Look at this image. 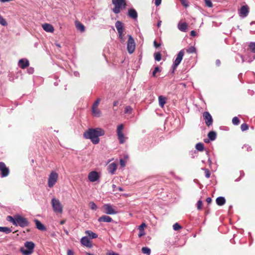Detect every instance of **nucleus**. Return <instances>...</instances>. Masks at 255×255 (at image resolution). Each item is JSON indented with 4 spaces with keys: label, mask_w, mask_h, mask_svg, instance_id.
Listing matches in <instances>:
<instances>
[{
    "label": "nucleus",
    "mask_w": 255,
    "mask_h": 255,
    "mask_svg": "<svg viewBox=\"0 0 255 255\" xmlns=\"http://www.w3.org/2000/svg\"><path fill=\"white\" fill-rule=\"evenodd\" d=\"M104 134L105 131L101 128H91L86 131L83 136L86 139H90L93 143L97 144L100 141L99 137Z\"/></svg>",
    "instance_id": "nucleus-1"
},
{
    "label": "nucleus",
    "mask_w": 255,
    "mask_h": 255,
    "mask_svg": "<svg viewBox=\"0 0 255 255\" xmlns=\"http://www.w3.org/2000/svg\"><path fill=\"white\" fill-rule=\"evenodd\" d=\"M112 1L114 5L112 10L116 14L119 13L122 9L126 7V0H112Z\"/></svg>",
    "instance_id": "nucleus-2"
},
{
    "label": "nucleus",
    "mask_w": 255,
    "mask_h": 255,
    "mask_svg": "<svg viewBox=\"0 0 255 255\" xmlns=\"http://www.w3.org/2000/svg\"><path fill=\"white\" fill-rule=\"evenodd\" d=\"M51 205L53 211L57 214H62L63 212V206L60 201L53 198L51 200Z\"/></svg>",
    "instance_id": "nucleus-3"
},
{
    "label": "nucleus",
    "mask_w": 255,
    "mask_h": 255,
    "mask_svg": "<svg viewBox=\"0 0 255 255\" xmlns=\"http://www.w3.org/2000/svg\"><path fill=\"white\" fill-rule=\"evenodd\" d=\"M24 246L26 248L25 249L23 248H21L20 249V252L24 255H29L33 252V249L35 247L34 244L32 242H26L24 243Z\"/></svg>",
    "instance_id": "nucleus-4"
},
{
    "label": "nucleus",
    "mask_w": 255,
    "mask_h": 255,
    "mask_svg": "<svg viewBox=\"0 0 255 255\" xmlns=\"http://www.w3.org/2000/svg\"><path fill=\"white\" fill-rule=\"evenodd\" d=\"M58 178V174L55 171H52L48 179V186L50 188H52L56 183Z\"/></svg>",
    "instance_id": "nucleus-5"
},
{
    "label": "nucleus",
    "mask_w": 255,
    "mask_h": 255,
    "mask_svg": "<svg viewBox=\"0 0 255 255\" xmlns=\"http://www.w3.org/2000/svg\"><path fill=\"white\" fill-rule=\"evenodd\" d=\"M16 226L18 225L21 227H27L29 225V223L28 220L19 215L16 216Z\"/></svg>",
    "instance_id": "nucleus-6"
},
{
    "label": "nucleus",
    "mask_w": 255,
    "mask_h": 255,
    "mask_svg": "<svg viewBox=\"0 0 255 255\" xmlns=\"http://www.w3.org/2000/svg\"><path fill=\"white\" fill-rule=\"evenodd\" d=\"M128 39L127 43V50L129 54L134 52L135 48L134 40L130 35H128Z\"/></svg>",
    "instance_id": "nucleus-7"
},
{
    "label": "nucleus",
    "mask_w": 255,
    "mask_h": 255,
    "mask_svg": "<svg viewBox=\"0 0 255 255\" xmlns=\"http://www.w3.org/2000/svg\"><path fill=\"white\" fill-rule=\"evenodd\" d=\"M203 118L205 124L207 127H209L212 125L213 120L211 115L208 112H204L203 113Z\"/></svg>",
    "instance_id": "nucleus-8"
},
{
    "label": "nucleus",
    "mask_w": 255,
    "mask_h": 255,
    "mask_svg": "<svg viewBox=\"0 0 255 255\" xmlns=\"http://www.w3.org/2000/svg\"><path fill=\"white\" fill-rule=\"evenodd\" d=\"M184 54V50H181L177 54V57L174 62L173 69L175 70L177 66L180 63Z\"/></svg>",
    "instance_id": "nucleus-9"
},
{
    "label": "nucleus",
    "mask_w": 255,
    "mask_h": 255,
    "mask_svg": "<svg viewBox=\"0 0 255 255\" xmlns=\"http://www.w3.org/2000/svg\"><path fill=\"white\" fill-rule=\"evenodd\" d=\"M0 171L1 177L7 176L9 173V169L6 166L4 163L0 162Z\"/></svg>",
    "instance_id": "nucleus-10"
},
{
    "label": "nucleus",
    "mask_w": 255,
    "mask_h": 255,
    "mask_svg": "<svg viewBox=\"0 0 255 255\" xmlns=\"http://www.w3.org/2000/svg\"><path fill=\"white\" fill-rule=\"evenodd\" d=\"M105 209L104 212L107 214L113 215L117 213V212L114 209L111 205L109 204H105L103 206Z\"/></svg>",
    "instance_id": "nucleus-11"
},
{
    "label": "nucleus",
    "mask_w": 255,
    "mask_h": 255,
    "mask_svg": "<svg viewBox=\"0 0 255 255\" xmlns=\"http://www.w3.org/2000/svg\"><path fill=\"white\" fill-rule=\"evenodd\" d=\"M88 177L91 182H94L99 179L100 176L97 171H93L89 173Z\"/></svg>",
    "instance_id": "nucleus-12"
},
{
    "label": "nucleus",
    "mask_w": 255,
    "mask_h": 255,
    "mask_svg": "<svg viewBox=\"0 0 255 255\" xmlns=\"http://www.w3.org/2000/svg\"><path fill=\"white\" fill-rule=\"evenodd\" d=\"M249 12V8L247 5H243L240 9L239 14L243 17H246Z\"/></svg>",
    "instance_id": "nucleus-13"
},
{
    "label": "nucleus",
    "mask_w": 255,
    "mask_h": 255,
    "mask_svg": "<svg viewBox=\"0 0 255 255\" xmlns=\"http://www.w3.org/2000/svg\"><path fill=\"white\" fill-rule=\"evenodd\" d=\"M81 244L87 247L91 248L92 247V242L86 237H83L81 240Z\"/></svg>",
    "instance_id": "nucleus-14"
},
{
    "label": "nucleus",
    "mask_w": 255,
    "mask_h": 255,
    "mask_svg": "<svg viewBox=\"0 0 255 255\" xmlns=\"http://www.w3.org/2000/svg\"><path fill=\"white\" fill-rule=\"evenodd\" d=\"M42 28L45 31L49 32H53L54 30L53 26L49 23H44L42 24Z\"/></svg>",
    "instance_id": "nucleus-15"
},
{
    "label": "nucleus",
    "mask_w": 255,
    "mask_h": 255,
    "mask_svg": "<svg viewBox=\"0 0 255 255\" xmlns=\"http://www.w3.org/2000/svg\"><path fill=\"white\" fill-rule=\"evenodd\" d=\"M115 26L118 33L124 31V24L121 21L119 20L116 21Z\"/></svg>",
    "instance_id": "nucleus-16"
},
{
    "label": "nucleus",
    "mask_w": 255,
    "mask_h": 255,
    "mask_svg": "<svg viewBox=\"0 0 255 255\" xmlns=\"http://www.w3.org/2000/svg\"><path fill=\"white\" fill-rule=\"evenodd\" d=\"M117 165L115 163H112L109 165L108 167V170L109 173L113 174H114L115 171L117 170Z\"/></svg>",
    "instance_id": "nucleus-17"
},
{
    "label": "nucleus",
    "mask_w": 255,
    "mask_h": 255,
    "mask_svg": "<svg viewBox=\"0 0 255 255\" xmlns=\"http://www.w3.org/2000/svg\"><path fill=\"white\" fill-rule=\"evenodd\" d=\"M113 221V219L112 218H111L110 216H107V215H103L101 217H100L98 219V221L99 222H107L110 223L111 222Z\"/></svg>",
    "instance_id": "nucleus-18"
},
{
    "label": "nucleus",
    "mask_w": 255,
    "mask_h": 255,
    "mask_svg": "<svg viewBox=\"0 0 255 255\" xmlns=\"http://www.w3.org/2000/svg\"><path fill=\"white\" fill-rule=\"evenodd\" d=\"M75 26L77 30L82 32H84L85 30V27L84 25L79 21L76 20L75 21Z\"/></svg>",
    "instance_id": "nucleus-19"
},
{
    "label": "nucleus",
    "mask_w": 255,
    "mask_h": 255,
    "mask_svg": "<svg viewBox=\"0 0 255 255\" xmlns=\"http://www.w3.org/2000/svg\"><path fill=\"white\" fill-rule=\"evenodd\" d=\"M35 223L36 228L40 231H45L46 228L39 220L35 219L34 220Z\"/></svg>",
    "instance_id": "nucleus-20"
},
{
    "label": "nucleus",
    "mask_w": 255,
    "mask_h": 255,
    "mask_svg": "<svg viewBox=\"0 0 255 255\" xmlns=\"http://www.w3.org/2000/svg\"><path fill=\"white\" fill-rule=\"evenodd\" d=\"M18 66L22 69H24L29 66L28 60L20 59L18 62Z\"/></svg>",
    "instance_id": "nucleus-21"
},
{
    "label": "nucleus",
    "mask_w": 255,
    "mask_h": 255,
    "mask_svg": "<svg viewBox=\"0 0 255 255\" xmlns=\"http://www.w3.org/2000/svg\"><path fill=\"white\" fill-rule=\"evenodd\" d=\"M128 15L133 18L136 19L137 17V13L136 10L133 8H131L128 10Z\"/></svg>",
    "instance_id": "nucleus-22"
},
{
    "label": "nucleus",
    "mask_w": 255,
    "mask_h": 255,
    "mask_svg": "<svg viewBox=\"0 0 255 255\" xmlns=\"http://www.w3.org/2000/svg\"><path fill=\"white\" fill-rule=\"evenodd\" d=\"M166 98L163 96H160L158 97L159 105L161 108H163L164 105L166 103Z\"/></svg>",
    "instance_id": "nucleus-23"
},
{
    "label": "nucleus",
    "mask_w": 255,
    "mask_h": 255,
    "mask_svg": "<svg viewBox=\"0 0 255 255\" xmlns=\"http://www.w3.org/2000/svg\"><path fill=\"white\" fill-rule=\"evenodd\" d=\"M146 224L144 223H142L138 228V229L139 230V233L138 234V237L139 238L141 237L142 236H144L145 235V233L144 231L143 228L146 227Z\"/></svg>",
    "instance_id": "nucleus-24"
},
{
    "label": "nucleus",
    "mask_w": 255,
    "mask_h": 255,
    "mask_svg": "<svg viewBox=\"0 0 255 255\" xmlns=\"http://www.w3.org/2000/svg\"><path fill=\"white\" fill-rule=\"evenodd\" d=\"M216 203L219 206H223L226 203V200L223 197H218L216 200Z\"/></svg>",
    "instance_id": "nucleus-25"
},
{
    "label": "nucleus",
    "mask_w": 255,
    "mask_h": 255,
    "mask_svg": "<svg viewBox=\"0 0 255 255\" xmlns=\"http://www.w3.org/2000/svg\"><path fill=\"white\" fill-rule=\"evenodd\" d=\"M179 29L182 31H185L188 27V25L186 22L179 23L178 25Z\"/></svg>",
    "instance_id": "nucleus-26"
},
{
    "label": "nucleus",
    "mask_w": 255,
    "mask_h": 255,
    "mask_svg": "<svg viewBox=\"0 0 255 255\" xmlns=\"http://www.w3.org/2000/svg\"><path fill=\"white\" fill-rule=\"evenodd\" d=\"M208 136L211 140L213 141L216 138V132L214 131H211L208 133Z\"/></svg>",
    "instance_id": "nucleus-27"
},
{
    "label": "nucleus",
    "mask_w": 255,
    "mask_h": 255,
    "mask_svg": "<svg viewBox=\"0 0 255 255\" xmlns=\"http://www.w3.org/2000/svg\"><path fill=\"white\" fill-rule=\"evenodd\" d=\"M118 137L120 143L123 144L125 142L126 137L123 132L117 133Z\"/></svg>",
    "instance_id": "nucleus-28"
},
{
    "label": "nucleus",
    "mask_w": 255,
    "mask_h": 255,
    "mask_svg": "<svg viewBox=\"0 0 255 255\" xmlns=\"http://www.w3.org/2000/svg\"><path fill=\"white\" fill-rule=\"evenodd\" d=\"M92 112L96 117H99L101 115V112L98 108H92Z\"/></svg>",
    "instance_id": "nucleus-29"
},
{
    "label": "nucleus",
    "mask_w": 255,
    "mask_h": 255,
    "mask_svg": "<svg viewBox=\"0 0 255 255\" xmlns=\"http://www.w3.org/2000/svg\"><path fill=\"white\" fill-rule=\"evenodd\" d=\"M85 234L91 239H96L98 237V235L91 231H86Z\"/></svg>",
    "instance_id": "nucleus-30"
},
{
    "label": "nucleus",
    "mask_w": 255,
    "mask_h": 255,
    "mask_svg": "<svg viewBox=\"0 0 255 255\" xmlns=\"http://www.w3.org/2000/svg\"><path fill=\"white\" fill-rule=\"evenodd\" d=\"M195 148L199 151H203L204 150V144L201 142L198 143L196 144Z\"/></svg>",
    "instance_id": "nucleus-31"
},
{
    "label": "nucleus",
    "mask_w": 255,
    "mask_h": 255,
    "mask_svg": "<svg viewBox=\"0 0 255 255\" xmlns=\"http://www.w3.org/2000/svg\"><path fill=\"white\" fill-rule=\"evenodd\" d=\"M6 220L8 222H11L13 225L16 226V216H15L14 218H13L11 216H7L6 217Z\"/></svg>",
    "instance_id": "nucleus-32"
},
{
    "label": "nucleus",
    "mask_w": 255,
    "mask_h": 255,
    "mask_svg": "<svg viewBox=\"0 0 255 255\" xmlns=\"http://www.w3.org/2000/svg\"><path fill=\"white\" fill-rule=\"evenodd\" d=\"M0 232H2L6 234L9 233L11 232L10 228L8 227H0Z\"/></svg>",
    "instance_id": "nucleus-33"
},
{
    "label": "nucleus",
    "mask_w": 255,
    "mask_h": 255,
    "mask_svg": "<svg viewBox=\"0 0 255 255\" xmlns=\"http://www.w3.org/2000/svg\"><path fill=\"white\" fill-rule=\"evenodd\" d=\"M132 111V108L130 106H128L125 107V113L127 114H131Z\"/></svg>",
    "instance_id": "nucleus-34"
},
{
    "label": "nucleus",
    "mask_w": 255,
    "mask_h": 255,
    "mask_svg": "<svg viewBox=\"0 0 255 255\" xmlns=\"http://www.w3.org/2000/svg\"><path fill=\"white\" fill-rule=\"evenodd\" d=\"M250 51L255 53V42H251L249 45Z\"/></svg>",
    "instance_id": "nucleus-35"
},
{
    "label": "nucleus",
    "mask_w": 255,
    "mask_h": 255,
    "mask_svg": "<svg viewBox=\"0 0 255 255\" xmlns=\"http://www.w3.org/2000/svg\"><path fill=\"white\" fill-rule=\"evenodd\" d=\"M119 34V38L121 43H123L125 42V39L124 38V32L118 33Z\"/></svg>",
    "instance_id": "nucleus-36"
},
{
    "label": "nucleus",
    "mask_w": 255,
    "mask_h": 255,
    "mask_svg": "<svg viewBox=\"0 0 255 255\" xmlns=\"http://www.w3.org/2000/svg\"><path fill=\"white\" fill-rule=\"evenodd\" d=\"M154 56L156 61H159L161 59V55L160 52L155 53Z\"/></svg>",
    "instance_id": "nucleus-37"
},
{
    "label": "nucleus",
    "mask_w": 255,
    "mask_h": 255,
    "mask_svg": "<svg viewBox=\"0 0 255 255\" xmlns=\"http://www.w3.org/2000/svg\"><path fill=\"white\" fill-rule=\"evenodd\" d=\"M142 252L143 254L149 255L150 253V250L147 247H143L141 249Z\"/></svg>",
    "instance_id": "nucleus-38"
},
{
    "label": "nucleus",
    "mask_w": 255,
    "mask_h": 255,
    "mask_svg": "<svg viewBox=\"0 0 255 255\" xmlns=\"http://www.w3.org/2000/svg\"><path fill=\"white\" fill-rule=\"evenodd\" d=\"M89 206L92 210H96L97 209V206L94 202H90Z\"/></svg>",
    "instance_id": "nucleus-39"
},
{
    "label": "nucleus",
    "mask_w": 255,
    "mask_h": 255,
    "mask_svg": "<svg viewBox=\"0 0 255 255\" xmlns=\"http://www.w3.org/2000/svg\"><path fill=\"white\" fill-rule=\"evenodd\" d=\"M232 123L234 125H238L240 124V120L238 117H235L232 119Z\"/></svg>",
    "instance_id": "nucleus-40"
},
{
    "label": "nucleus",
    "mask_w": 255,
    "mask_h": 255,
    "mask_svg": "<svg viewBox=\"0 0 255 255\" xmlns=\"http://www.w3.org/2000/svg\"><path fill=\"white\" fill-rule=\"evenodd\" d=\"M186 51L188 53H193L196 52V48L194 47L191 46L186 49Z\"/></svg>",
    "instance_id": "nucleus-41"
},
{
    "label": "nucleus",
    "mask_w": 255,
    "mask_h": 255,
    "mask_svg": "<svg viewBox=\"0 0 255 255\" xmlns=\"http://www.w3.org/2000/svg\"><path fill=\"white\" fill-rule=\"evenodd\" d=\"M180 1L181 2L182 5L185 8L188 7L189 5V2L187 0H180Z\"/></svg>",
    "instance_id": "nucleus-42"
},
{
    "label": "nucleus",
    "mask_w": 255,
    "mask_h": 255,
    "mask_svg": "<svg viewBox=\"0 0 255 255\" xmlns=\"http://www.w3.org/2000/svg\"><path fill=\"white\" fill-rule=\"evenodd\" d=\"M205 5L208 7H212L213 5L212 1L210 0H204Z\"/></svg>",
    "instance_id": "nucleus-43"
},
{
    "label": "nucleus",
    "mask_w": 255,
    "mask_h": 255,
    "mask_svg": "<svg viewBox=\"0 0 255 255\" xmlns=\"http://www.w3.org/2000/svg\"><path fill=\"white\" fill-rule=\"evenodd\" d=\"M173 229L175 231H178L182 228V227L178 223H175L173 226Z\"/></svg>",
    "instance_id": "nucleus-44"
},
{
    "label": "nucleus",
    "mask_w": 255,
    "mask_h": 255,
    "mask_svg": "<svg viewBox=\"0 0 255 255\" xmlns=\"http://www.w3.org/2000/svg\"><path fill=\"white\" fill-rule=\"evenodd\" d=\"M124 128V126L122 124H121L118 126L117 129V132L118 133H122L123 132L122 131Z\"/></svg>",
    "instance_id": "nucleus-45"
},
{
    "label": "nucleus",
    "mask_w": 255,
    "mask_h": 255,
    "mask_svg": "<svg viewBox=\"0 0 255 255\" xmlns=\"http://www.w3.org/2000/svg\"><path fill=\"white\" fill-rule=\"evenodd\" d=\"M0 24L3 26H6L7 22L2 16L0 15Z\"/></svg>",
    "instance_id": "nucleus-46"
},
{
    "label": "nucleus",
    "mask_w": 255,
    "mask_h": 255,
    "mask_svg": "<svg viewBox=\"0 0 255 255\" xmlns=\"http://www.w3.org/2000/svg\"><path fill=\"white\" fill-rule=\"evenodd\" d=\"M241 128L242 131H245L249 128V126L247 124H243L241 126Z\"/></svg>",
    "instance_id": "nucleus-47"
},
{
    "label": "nucleus",
    "mask_w": 255,
    "mask_h": 255,
    "mask_svg": "<svg viewBox=\"0 0 255 255\" xmlns=\"http://www.w3.org/2000/svg\"><path fill=\"white\" fill-rule=\"evenodd\" d=\"M203 203L202 201L199 200L197 203V207L198 210H201L202 208Z\"/></svg>",
    "instance_id": "nucleus-48"
},
{
    "label": "nucleus",
    "mask_w": 255,
    "mask_h": 255,
    "mask_svg": "<svg viewBox=\"0 0 255 255\" xmlns=\"http://www.w3.org/2000/svg\"><path fill=\"white\" fill-rule=\"evenodd\" d=\"M205 176L207 178H209L210 177L211 173L209 169H204Z\"/></svg>",
    "instance_id": "nucleus-49"
},
{
    "label": "nucleus",
    "mask_w": 255,
    "mask_h": 255,
    "mask_svg": "<svg viewBox=\"0 0 255 255\" xmlns=\"http://www.w3.org/2000/svg\"><path fill=\"white\" fill-rule=\"evenodd\" d=\"M100 100H101L100 99H99V98L97 99V100L94 103V104L92 106V108H98V107L99 105Z\"/></svg>",
    "instance_id": "nucleus-50"
},
{
    "label": "nucleus",
    "mask_w": 255,
    "mask_h": 255,
    "mask_svg": "<svg viewBox=\"0 0 255 255\" xmlns=\"http://www.w3.org/2000/svg\"><path fill=\"white\" fill-rule=\"evenodd\" d=\"M160 70H159V68L158 67H155L153 72H152V76L153 77H156V74L157 72H159Z\"/></svg>",
    "instance_id": "nucleus-51"
},
{
    "label": "nucleus",
    "mask_w": 255,
    "mask_h": 255,
    "mask_svg": "<svg viewBox=\"0 0 255 255\" xmlns=\"http://www.w3.org/2000/svg\"><path fill=\"white\" fill-rule=\"evenodd\" d=\"M106 255H119L117 253L114 252L113 251H108L106 253Z\"/></svg>",
    "instance_id": "nucleus-52"
},
{
    "label": "nucleus",
    "mask_w": 255,
    "mask_h": 255,
    "mask_svg": "<svg viewBox=\"0 0 255 255\" xmlns=\"http://www.w3.org/2000/svg\"><path fill=\"white\" fill-rule=\"evenodd\" d=\"M121 165L122 167H124L126 165L125 161L123 159H121L120 161Z\"/></svg>",
    "instance_id": "nucleus-53"
},
{
    "label": "nucleus",
    "mask_w": 255,
    "mask_h": 255,
    "mask_svg": "<svg viewBox=\"0 0 255 255\" xmlns=\"http://www.w3.org/2000/svg\"><path fill=\"white\" fill-rule=\"evenodd\" d=\"M161 2V0H155V4L156 6H159Z\"/></svg>",
    "instance_id": "nucleus-54"
},
{
    "label": "nucleus",
    "mask_w": 255,
    "mask_h": 255,
    "mask_svg": "<svg viewBox=\"0 0 255 255\" xmlns=\"http://www.w3.org/2000/svg\"><path fill=\"white\" fill-rule=\"evenodd\" d=\"M153 44H154V46L156 47V48H158L160 46V44H158L157 43V42L156 41H154V42H153Z\"/></svg>",
    "instance_id": "nucleus-55"
},
{
    "label": "nucleus",
    "mask_w": 255,
    "mask_h": 255,
    "mask_svg": "<svg viewBox=\"0 0 255 255\" xmlns=\"http://www.w3.org/2000/svg\"><path fill=\"white\" fill-rule=\"evenodd\" d=\"M67 255H74V253L72 251L68 250L67 251Z\"/></svg>",
    "instance_id": "nucleus-56"
},
{
    "label": "nucleus",
    "mask_w": 255,
    "mask_h": 255,
    "mask_svg": "<svg viewBox=\"0 0 255 255\" xmlns=\"http://www.w3.org/2000/svg\"><path fill=\"white\" fill-rule=\"evenodd\" d=\"M190 34L192 36H195L196 35V32L194 30H192L190 32Z\"/></svg>",
    "instance_id": "nucleus-57"
},
{
    "label": "nucleus",
    "mask_w": 255,
    "mask_h": 255,
    "mask_svg": "<svg viewBox=\"0 0 255 255\" xmlns=\"http://www.w3.org/2000/svg\"><path fill=\"white\" fill-rule=\"evenodd\" d=\"M216 65L217 66H219L221 65V61L220 60L217 59L216 60Z\"/></svg>",
    "instance_id": "nucleus-58"
},
{
    "label": "nucleus",
    "mask_w": 255,
    "mask_h": 255,
    "mask_svg": "<svg viewBox=\"0 0 255 255\" xmlns=\"http://www.w3.org/2000/svg\"><path fill=\"white\" fill-rule=\"evenodd\" d=\"M206 202L208 203V204H210L212 202V199L210 198V197H208L207 199H206Z\"/></svg>",
    "instance_id": "nucleus-59"
},
{
    "label": "nucleus",
    "mask_w": 255,
    "mask_h": 255,
    "mask_svg": "<svg viewBox=\"0 0 255 255\" xmlns=\"http://www.w3.org/2000/svg\"><path fill=\"white\" fill-rule=\"evenodd\" d=\"M119 104V102L118 101H114L113 103L114 107L117 106Z\"/></svg>",
    "instance_id": "nucleus-60"
},
{
    "label": "nucleus",
    "mask_w": 255,
    "mask_h": 255,
    "mask_svg": "<svg viewBox=\"0 0 255 255\" xmlns=\"http://www.w3.org/2000/svg\"><path fill=\"white\" fill-rule=\"evenodd\" d=\"M12 0H0V1L2 2H8V1H12Z\"/></svg>",
    "instance_id": "nucleus-61"
},
{
    "label": "nucleus",
    "mask_w": 255,
    "mask_h": 255,
    "mask_svg": "<svg viewBox=\"0 0 255 255\" xmlns=\"http://www.w3.org/2000/svg\"><path fill=\"white\" fill-rule=\"evenodd\" d=\"M65 223V220H61L60 222V224L61 225H63L64 224V223Z\"/></svg>",
    "instance_id": "nucleus-62"
},
{
    "label": "nucleus",
    "mask_w": 255,
    "mask_h": 255,
    "mask_svg": "<svg viewBox=\"0 0 255 255\" xmlns=\"http://www.w3.org/2000/svg\"><path fill=\"white\" fill-rule=\"evenodd\" d=\"M161 21H159V22L158 23V24H157V26H158V27H159V26H160V24H161Z\"/></svg>",
    "instance_id": "nucleus-63"
},
{
    "label": "nucleus",
    "mask_w": 255,
    "mask_h": 255,
    "mask_svg": "<svg viewBox=\"0 0 255 255\" xmlns=\"http://www.w3.org/2000/svg\"><path fill=\"white\" fill-rule=\"evenodd\" d=\"M204 141H205V142H209V140H208V139H205V140H204Z\"/></svg>",
    "instance_id": "nucleus-64"
}]
</instances>
